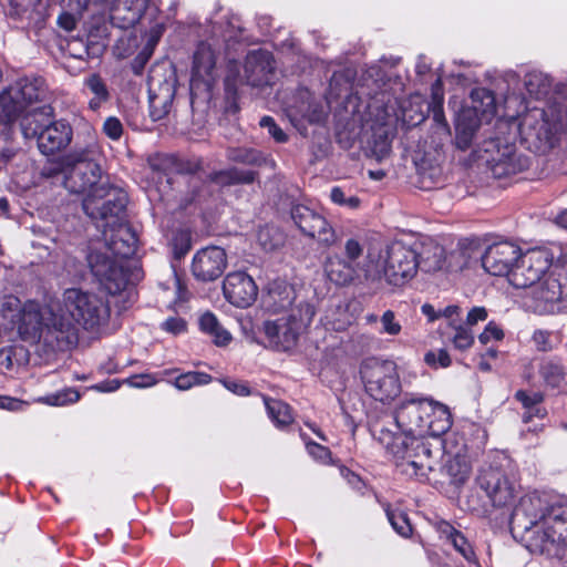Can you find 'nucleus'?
<instances>
[{"instance_id": "1", "label": "nucleus", "mask_w": 567, "mask_h": 567, "mask_svg": "<svg viewBox=\"0 0 567 567\" xmlns=\"http://www.w3.org/2000/svg\"><path fill=\"white\" fill-rule=\"evenodd\" d=\"M394 432L382 423L372 425V435L392 454L401 473L424 477L436 464L441 447L432 446L425 435L440 437L452 426L449 408L432 398L405 393L395 410Z\"/></svg>"}, {"instance_id": "2", "label": "nucleus", "mask_w": 567, "mask_h": 567, "mask_svg": "<svg viewBox=\"0 0 567 567\" xmlns=\"http://www.w3.org/2000/svg\"><path fill=\"white\" fill-rule=\"evenodd\" d=\"M551 258L545 249L520 251L514 268L508 275V282L517 289H529L530 308L539 313H554L560 310L565 296L564 287L554 272H549Z\"/></svg>"}, {"instance_id": "3", "label": "nucleus", "mask_w": 567, "mask_h": 567, "mask_svg": "<svg viewBox=\"0 0 567 567\" xmlns=\"http://www.w3.org/2000/svg\"><path fill=\"white\" fill-rule=\"evenodd\" d=\"M127 194L107 184H101L93 193L87 194L82 203L84 213L97 223L99 227L110 228L112 234L111 249L120 256H131L135 252L136 239L125 220ZM106 230H104V235Z\"/></svg>"}, {"instance_id": "4", "label": "nucleus", "mask_w": 567, "mask_h": 567, "mask_svg": "<svg viewBox=\"0 0 567 567\" xmlns=\"http://www.w3.org/2000/svg\"><path fill=\"white\" fill-rule=\"evenodd\" d=\"M17 329L20 338L28 342L44 340L58 343L63 349L75 343L74 330L68 322H60L53 305L41 307L39 303L27 302L18 317Z\"/></svg>"}, {"instance_id": "5", "label": "nucleus", "mask_w": 567, "mask_h": 567, "mask_svg": "<svg viewBox=\"0 0 567 567\" xmlns=\"http://www.w3.org/2000/svg\"><path fill=\"white\" fill-rule=\"evenodd\" d=\"M60 322H68L79 339L78 327L93 330L105 323L110 317L109 302L96 292L81 288H68L53 305Z\"/></svg>"}, {"instance_id": "6", "label": "nucleus", "mask_w": 567, "mask_h": 567, "mask_svg": "<svg viewBox=\"0 0 567 567\" xmlns=\"http://www.w3.org/2000/svg\"><path fill=\"white\" fill-rule=\"evenodd\" d=\"M417 269L419 259L414 243L395 240L379 255L374 269L370 266L363 269L364 280L379 284L384 279L389 285L402 286L415 277Z\"/></svg>"}, {"instance_id": "7", "label": "nucleus", "mask_w": 567, "mask_h": 567, "mask_svg": "<svg viewBox=\"0 0 567 567\" xmlns=\"http://www.w3.org/2000/svg\"><path fill=\"white\" fill-rule=\"evenodd\" d=\"M100 153L99 144L92 140L85 145L75 147L61 159L64 174L63 184L74 194L93 193L102 175L101 166L95 162Z\"/></svg>"}, {"instance_id": "8", "label": "nucleus", "mask_w": 567, "mask_h": 567, "mask_svg": "<svg viewBox=\"0 0 567 567\" xmlns=\"http://www.w3.org/2000/svg\"><path fill=\"white\" fill-rule=\"evenodd\" d=\"M360 375L367 393L377 401L391 402L401 393L398 365L394 361L365 359L361 363Z\"/></svg>"}, {"instance_id": "9", "label": "nucleus", "mask_w": 567, "mask_h": 567, "mask_svg": "<svg viewBox=\"0 0 567 567\" xmlns=\"http://www.w3.org/2000/svg\"><path fill=\"white\" fill-rule=\"evenodd\" d=\"M315 316L313 307L300 302L290 308L286 316L265 322V334L275 347L287 351L293 348L299 336L308 328Z\"/></svg>"}, {"instance_id": "10", "label": "nucleus", "mask_w": 567, "mask_h": 567, "mask_svg": "<svg viewBox=\"0 0 567 567\" xmlns=\"http://www.w3.org/2000/svg\"><path fill=\"white\" fill-rule=\"evenodd\" d=\"M106 246L104 250H92L86 257L92 275L99 284L110 293L121 292L127 284V275L121 265V259L128 256H120L111 249V238L105 234Z\"/></svg>"}, {"instance_id": "11", "label": "nucleus", "mask_w": 567, "mask_h": 567, "mask_svg": "<svg viewBox=\"0 0 567 567\" xmlns=\"http://www.w3.org/2000/svg\"><path fill=\"white\" fill-rule=\"evenodd\" d=\"M476 484L494 507L511 505L519 491L514 475L501 466L482 467L476 477Z\"/></svg>"}, {"instance_id": "12", "label": "nucleus", "mask_w": 567, "mask_h": 567, "mask_svg": "<svg viewBox=\"0 0 567 567\" xmlns=\"http://www.w3.org/2000/svg\"><path fill=\"white\" fill-rule=\"evenodd\" d=\"M414 247L417 252L419 268L425 272L442 269L461 270L467 265V257L461 248L446 255L444 247L432 238L414 241Z\"/></svg>"}, {"instance_id": "13", "label": "nucleus", "mask_w": 567, "mask_h": 567, "mask_svg": "<svg viewBox=\"0 0 567 567\" xmlns=\"http://www.w3.org/2000/svg\"><path fill=\"white\" fill-rule=\"evenodd\" d=\"M561 545H567V501L550 503L540 529H535V546L542 551Z\"/></svg>"}, {"instance_id": "14", "label": "nucleus", "mask_w": 567, "mask_h": 567, "mask_svg": "<svg viewBox=\"0 0 567 567\" xmlns=\"http://www.w3.org/2000/svg\"><path fill=\"white\" fill-rule=\"evenodd\" d=\"M549 504L550 503L538 493L524 495L512 513V528L528 534V538L535 543V529H540Z\"/></svg>"}, {"instance_id": "15", "label": "nucleus", "mask_w": 567, "mask_h": 567, "mask_svg": "<svg viewBox=\"0 0 567 567\" xmlns=\"http://www.w3.org/2000/svg\"><path fill=\"white\" fill-rule=\"evenodd\" d=\"M217 79L216 54L210 44L202 42L198 44L193 59L189 83L192 96L208 94Z\"/></svg>"}, {"instance_id": "16", "label": "nucleus", "mask_w": 567, "mask_h": 567, "mask_svg": "<svg viewBox=\"0 0 567 567\" xmlns=\"http://www.w3.org/2000/svg\"><path fill=\"white\" fill-rule=\"evenodd\" d=\"M291 218L299 230L307 237L317 239L324 246H332L337 235L329 221L316 210L305 205H296L291 209Z\"/></svg>"}, {"instance_id": "17", "label": "nucleus", "mask_w": 567, "mask_h": 567, "mask_svg": "<svg viewBox=\"0 0 567 567\" xmlns=\"http://www.w3.org/2000/svg\"><path fill=\"white\" fill-rule=\"evenodd\" d=\"M520 256V248L509 241H499L489 245L482 256V266L493 276L508 278L512 268Z\"/></svg>"}, {"instance_id": "18", "label": "nucleus", "mask_w": 567, "mask_h": 567, "mask_svg": "<svg viewBox=\"0 0 567 567\" xmlns=\"http://www.w3.org/2000/svg\"><path fill=\"white\" fill-rule=\"evenodd\" d=\"M226 267V251L218 246H209L195 254L192 272L200 281H214L224 274Z\"/></svg>"}, {"instance_id": "19", "label": "nucleus", "mask_w": 567, "mask_h": 567, "mask_svg": "<svg viewBox=\"0 0 567 567\" xmlns=\"http://www.w3.org/2000/svg\"><path fill=\"white\" fill-rule=\"evenodd\" d=\"M223 292L231 305L246 308L256 300L258 288L249 275L244 271H234L225 277Z\"/></svg>"}, {"instance_id": "20", "label": "nucleus", "mask_w": 567, "mask_h": 567, "mask_svg": "<svg viewBox=\"0 0 567 567\" xmlns=\"http://www.w3.org/2000/svg\"><path fill=\"white\" fill-rule=\"evenodd\" d=\"M491 171L496 178L520 173L529 167L528 157L518 153L515 145L497 146L496 154L489 159Z\"/></svg>"}, {"instance_id": "21", "label": "nucleus", "mask_w": 567, "mask_h": 567, "mask_svg": "<svg viewBox=\"0 0 567 567\" xmlns=\"http://www.w3.org/2000/svg\"><path fill=\"white\" fill-rule=\"evenodd\" d=\"M274 69L272 55L268 51H251L245 60L246 82L251 86L268 85L270 84Z\"/></svg>"}, {"instance_id": "22", "label": "nucleus", "mask_w": 567, "mask_h": 567, "mask_svg": "<svg viewBox=\"0 0 567 567\" xmlns=\"http://www.w3.org/2000/svg\"><path fill=\"white\" fill-rule=\"evenodd\" d=\"M72 127L64 121L51 122L37 136L38 147L44 155H52L65 148L72 141Z\"/></svg>"}, {"instance_id": "23", "label": "nucleus", "mask_w": 567, "mask_h": 567, "mask_svg": "<svg viewBox=\"0 0 567 567\" xmlns=\"http://www.w3.org/2000/svg\"><path fill=\"white\" fill-rule=\"evenodd\" d=\"M174 95V84L167 81L161 84L153 72L150 76V115L153 121H159L169 113Z\"/></svg>"}, {"instance_id": "24", "label": "nucleus", "mask_w": 567, "mask_h": 567, "mask_svg": "<svg viewBox=\"0 0 567 567\" xmlns=\"http://www.w3.org/2000/svg\"><path fill=\"white\" fill-rule=\"evenodd\" d=\"M147 0H114L110 19L118 29H130L141 19L146 9Z\"/></svg>"}, {"instance_id": "25", "label": "nucleus", "mask_w": 567, "mask_h": 567, "mask_svg": "<svg viewBox=\"0 0 567 567\" xmlns=\"http://www.w3.org/2000/svg\"><path fill=\"white\" fill-rule=\"evenodd\" d=\"M324 272L331 282L338 286H349L360 278L361 270L342 259L341 255L333 254L328 256L324 261Z\"/></svg>"}, {"instance_id": "26", "label": "nucleus", "mask_w": 567, "mask_h": 567, "mask_svg": "<svg viewBox=\"0 0 567 567\" xmlns=\"http://www.w3.org/2000/svg\"><path fill=\"white\" fill-rule=\"evenodd\" d=\"M442 473L450 478L452 484H464L471 474V464L467 456L461 451L455 454L446 452L444 454Z\"/></svg>"}, {"instance_id": "27", "label": "nucleus", "mask_w": 567, "mask_h": 567, "mask_svg": "<svg viewBox=\"0 0 567 567\" xmlns=\"http://www.w3.org/2000/svg\"><path fill=\"white\" fill-rule=\"evenodd\" d=\"M52 107L42 105L27 112L22 117L21 128L27 138L37 137L51 123Z\"/></svg>"}, {"instance_id": "28", "label": "nucleus", "mask_w": 567, "mask_h": 567, "mask_svg": "<svg viewBox=\"0 0 567 567\" xmlns=\"http://www.w3.org/2000/svg\"><path fill=\"white\" fill-rule=\"evenodd\" d=\"M441 538L451 544L466 561L477 565L475 553L467 539L449 523L440 525Z\"/></svg>"}, {"instance_id": "29", "label": "nucleus", "mask_w": 567, "mask_h": 567, "mask_svg": "<svg viewBox=\"0 0 567 567\" xmlns=\"http://www.w3.org/2000/svg\"><path fill=\"white\" fill-rule=\"evenodd\" d=\"M14 94L24 104V109L32 103L40 101L44 95L43 81L41 79H24L10 86Z\"/></svg>"}, {"instance_id": "30", "label": "nucleus", "mask_w": 567, "mask_h": 567, "mask_svg": "<svg viewBox=\"0 0 567 567\" xmlns=\"http://www.w3.org/2000/svg\"><path fill=\"white\" fill-rule=\"evenodd\" d=\"M538 373L544 383L553 389H559L566 379V368L557 359H545L540 362Z\"/></svg>"}, {"instance_id": "31", "label": "nucleus", "mask_w": 567, "mask_h": 567, "mask_svg": "<svg viewBox=\"0 0 567 567\" xmlns=\"http://www.w3.org/2000/svg\"><path fill=\"white\" fill-rule=\"evenodd\" d=\"M24 111L23 102L18 99L11 87L0 93V122L4 124L12 123Z\"/></svg>"}, {"instance_id": "32", "label": "nucleus", "mask_w": 567, "mask_h": 567, "mask_svg": "<svg viewBox=\"0 0 567 567\" xmlns=\"http://www.w3.org/2000/svg\"><path fill=\"white\" fill-rule=\"evenodd\" d=\"M200 330L213 338L218 347H225L231 341V334L219 323L216 316L212 312H205L199 318Z\"/></svg>"}, {"instance_id": "33", "label": "nucleus", "mask_w": 567, "mask_h": 567, "mask_svg": "<svg viewBox=\"0 0 567 567\" xmlns=\"http://www.w3.org/2000/svg\"><path fill=\"white\" fill-rule=\"evenodd\" d=\"M472 106L476 114L489 120L496 112L495 96L492 91L478 87L471 93Z\"/></svg>"}, {"instance_id": "34", "label": "nucleus", "mask_w": 567, "mask_h": 567, "mask_svg": "<svg viewBox=\"0 0 567 567\" xmlns=\"http://www.w3.org/2000/svg\"><path fill=\"white\" fill-rule=\"evenodd\" d=\"M84 85L90 93L93 94V97L89 102L91 110H97L109 100L110 93L107 86L100 75L91 74L85 79Z\"/></svg>"}, {"instance_id": "35", "label": "nucleus", "mask_w": 567, "mask_h": 567, "mask_svg": "<svg viewBox=\"0 0 567 567\" xmlns=\"http://www.w3.org/2000/svg\"><path fill=\"white\" fill-rule=\"evenodd\" d=\"M257 176V172L252 169L231 167L229 169L219 172L216 175V179L223 185L252 184Z\"/></svg>"}, {"instance_id": "36", "label": "nucleus", "mask_w": 567, "mask_h": 567, "mask_svg": "<svg viewBox=\"0 0 567 567\" xmlns=\"http://www.w3.org/2000/svg\"><path fill=\"white\" fill-rule=\"evenodd\" d=\"M264 401L269 417L277 426H286L292 422V414L287 403L268 398H264Z\"/></svg>"}, {"instance_id": "37", "label": "nucleus", "mask_w": 567, "mask_h": 567, "mask_svg": "<svg viewBox=\"0 0 567 567\" xmlns=\"http://www.w3.org/2000/svg\"><path fill=\"white\" fill-rule=\"evenodd\" d=\"M524 84L530 95H546L551 86L550 78L542 71H530L524 78Z\"/></svg>"}, {"instance_id": "38", "label": "nucleus", "mask_w": 567, "mask_h": 567, "mask_svg": "<svg viewBox=\"0 0 567 567\" xmlns=\"http://www.w3.org/2000/svg\"><path fill=\"white\" fill-rule=\"evenodd\" d=\"M544 398L542 392L527 393L524 390H518L515 393V399L528 410L523 416L524 422H529L533 415L544 416L542 409L537 408L544 401Z\"/></svg>"}, {"instance_id": "39", "label": "nucleus", "mask_w": 567, "mask_h": 567, "mask_svg": "<svg viewBox=\"0 0 567 567\" xmlns=\"http://www.w3.org/2000/svg\"><path fill=\"white\" fill-rule=\"evenodd\" d=\"M227 158L231 162L260 166L266 162V157L261 152L254 148L231 147L227 151Z\"/></svg>"}, {"instance_id": "40", "label": "nucleus", "mask_w": 567, "mask_h": 567, "mask_svg": "<svg viewBox=\"0 0 567 567\" xmlns=\"http://www.w3.org/2000/svg\"><path fill=\"white\" fill-rule=\"evenodd\" d=\"M363 252H364L363 245L354 238H349L344 243L343 254L341 255V257H342V259L347 260V262H350L351 265L357 267L359 270H361L362 274L364 275L363 269L367 266H370L372 269H374L375 265L373 264L372 259H369L368 262H365L361 266L359 259L363 256Z\"/></svg>"}, {"instance_id": "41", "label": "nucleus", "mask_w": 567, "mask_h": 567, "mask_svg": "<svg viewBox=\"0 0 567 567\" xmlns=\"http://www.w3.org/2000/svg\"><path fill=\"white\" fill-rule=\"evenodd\" d=\"M80 393L73 388H65L54 393L47 394L35 399V402L51 406H64L75 403L80 400Z\"/></svg>"}, {"instance_id": "42", "label": "nucleus", "mask_w": 567, "mask_h": 567, "mask_svg": "<svg viewBox=\"0 0 567 567\" xmlns=\"http://www.w3.org/2000/svg\"><path fill=\"white\" fill-rule=\"evenodd\" d=\"M386 517L392 528L402 537H410L412 535V525L408 515L398 509L392 508L389 504L384 506Z\"/></svg>"}, {"instance_id": "43", "label": "nucleus", "mask_w": 567, "mask_h": 567, "mask_svg": "<svg viewBox=\"0 0 567 567\" xmlns=\"http://www.w3.org/2000/svg\"><path fill=\"white\" fill-rule=\"evenodd\" d=\"M212 377L205 372L190 371L179 374L175 381L174 386L181 391H186L194 385H203L209 383Z\"/></svg>"}, {"instance_id": "44", "label": "nucleus", "mask_w": 567, "mask_h": 567, "mask_svg": "<svg viewBox=\"0 0 567 567\" xmlns=\"http://www.w3.org/2000/svg\"><path fill=\"white\" fill-rule=\"evenodd\" d=\"M391 152V142L386 135L374 136L370 144V154L378 162L389 156Z\"/></svg>"}, {"instance_id": "45", "label": "nucleus", "mask_w": 567, "mask_h": 567, "mask_svg": "<svg viewBox=\"0 0 567 567\" xmlns=\"http://www.w3.org/2000/svg\"><path fill=\"white\" fill-rule=\"evenodd\" d=\"M380 332L383 334L398 336L402 330V326L392 310H386L383 312V315L380 317Z\"/></svg>"}, {"instance_id": "46", "label": "nucleus", "mask_w": 567, "mask_h": 567, "mask_svg": "<svg viewBox=\"0 0 567 567\" xmlns=\"http://www.w3.org/2000/svg\"><path fill=\"white\" fill-rule=\"evenodd\" d=\"M452 342L455 349L461 351L467 350L474 343V334L468 328L457 326Z\"/></svg>"}, {"instance_id": "47", "label": "nucleus", "mask_w": 567, "mask_h": 567, "mask_svg": "<svg viewBox=\"0 0 567 567\" xmlns=\"http://www.w3.org/2000/svg\"><path fill=\"white\" fill-rule=\"evenodd\" d=\"M535 348L542 352L551 351L555 347L553 342V333L548 330H536L532 336Z\"/></svg>"}, {"instance_id": "48", "label": "nucleus", "mask_w": 567, "mask_h": 567, "mask_svg": "<svg viewBox=\"0 0 567 567\" xmlns=\"http://www.w3.org/2000/svg\"><path fill=\"white\" fill-rule=\"evenodd\" d=\"M424 361L432 368H447L451 364V358L446 350L441 349L437 352L429 351L424 355Z\"/></svg>"}, {"instance_id": "49", "label": "nucleus", "mask_w": 567, "mask_h": 567, "mask_svg": "<svg viewBox=\"0 0 567 567\" xmlns=\"http://www.w3.org/2000/svg\"><path fill=\"white\" fill-rule=\"evenodd\" d=\"M260 126L268 130L269 135L278 143L288 141L287 134L276 124L271 116H264L259 122Z\"/></svg>"}, {"instance_id": "50", "label": "nucleus", "mask_w": 567, "mask_h": 567, "mask_svg": "<svg viewBox=\"0 0 567 567\" xmlns=\"http://www.w3.org/2000/svg\"><path fill=\"white\" fill-rule=\"evenodd\" d=\"M103 132L113 141H118L123 134V125L115 116L107 117L103 123Z\"/></svg>"}, {"instance_id": "51", "label": "nucleus", "mask_w": 567, "mask_h": 567, "mask_svg": "<svg viewBox=\"0 0 567 567\" xmlns=\"http://www.w3.org/2000/svg\"><path fill=\"white\" fill-rule=\"evenodd\" d=\"M161 327L164 331L177 336L186 331L187 323L183 318L169 317L162 322Z\"/></svg>"}, {"instance_id": "52", "label": "nucleus", "mask_w": 567, "mask_h": 567, "mask_svg": "<svg viewBox=\"0 0 567 567\" xmlns=\"http://www.w3.org/2000/svg\"><path fill=\"white\" fill-rule=\"evenodd\" d=\"M21 309V301L18 297L12 295L3 297V300L1 302V312L3 317H13L16 312L20 313Z\"/></svg>"}, {"instance_id": "53", "label": "nucleus", "mask_w": 567, "mask_h": 567, "mask_svg": "<svg viewBox=\"0 0 567 567\" xmlns=\"http://www.w3.org/2000/svg\"><path fill=\"white\" fill-rule=\"evenodd\" d=\"M504 337L503 330L495 324L494 322H489L483 332L478 336V340L481 343L486 344L491 340H502Z\"/></svg>"}, {"instance_id": "54", "label": "nucleus", "mask_w": 567, "mask_h": 567, "mask_svg": "<svg viewBox=\"0 0 567 567\" xmlns=\"http://www.w3.org/2000/svg\"><path fill=\"white\" fill-rule=\"evenodd\" d=\"M126 382L134 388H147L156 384L157 379L153 374H140L127 379Z\"/></svg>"}, {"instance_id": "55", "label": "nucleus", "mask_w": 567, "mask_h": 567, "mask_svg": "<svg viewBox=\"0 0 567 567\" xmlns=\"http://www.w3.org/2000/svg\"><path fill=\"white\" fill-rule=\"evenodd\" d=\"M443 101H444L443 83H442L441 79H437L432 84V94H431V102L429 104V107L443 106Z\"/></svg>"}, {"instance_id": "56", "label": "nucleus", "mask_w": 567, "mask_h": 567, "mask_svg": "<svg viewBox=\"0 0 567 567\" xmlns=\"http://www.w3.org/2000/svg\"><path fill=\"white\" fill-rule=\"evenodd\" d=\"M307 450L315 458L326 462L330 458V451L326 446H322L315 442H307Z\"/></svg>"}, {"instance_id": "57", "label": "nucleus", "mask_w": 567, "mask_h": 567, "mask_svg": "<svg viewBox=\"0 0 567 567\" xmlns=\"http://www.w3.org/2000/svg\"><path fill=\"white\" fill-rule=\"evenodd\" d=\"M457 134H456V145L461 150H466L472 142L474 130L473 128H461V126H457Z\"/></svg>"}, {"instance_id": "58", "label": "nucleus", "mask_w": 567, "mask_h": 567, "mask_svg": "<svg viewBox=\"0 0 567 567\" xmlns=\"http://www.w3.org/2000/svg\"><path fill=\"white\" fill-rule=\"evenodd\" d=\"M486 319L487 310L484 307H474L467 313L466 324L472 327L478 323L480 321H485Z\"/></svg>"}, {"instance_id": "59", "label": "nucleus", "mask_w": 567, "mask_h": 567, "mask_svg": "<svg viewBox=\"0 0 567 567\" xmlns=\"http://www.w3.org/2000/svg\"><path fill=\"white\" fill-rule=\"evenodd\" d=\"M224 384L229 391L237 395L247 396L250 394V389L245 382L225 381Z\"/></svg>"}, {"instance_id": "60", "label": "nucleus", "mask_w": 567, "mask_h": 567, "mask_svg": "<svg viewBox=\"0 0 567 567\" xmlns=\"http://www.w3.org/2000/svg\"><path fill=\"white\" fill-rule=\"evenodd\" d=\"M58 23L66 31H72L75 28V20L69 13H62L58 19Z\"/></svg>"}, {"instance_id": "61", "label": "nucleus", "mask_w": 567, "mask_h": 567, "mask_svg": "<svg viewBox=\"0 0 567 567\" xmlns=\"http://www.w3.org/2000/svg\"><path fill=\"white\" fill-rule=\"evenodd\" d=\"M429 109L433 115V120L439 125L443 126L444 128H447V122L444 116L443 106H435V107H429Z\"/></svg>"}, {"instance_id": "62", "label": "nucleus", "mask_w": 567, "mask_h": 567, "mask_svg": "<svg viewBox=\"0 0 567 567\" xmlns=\"http://www.w3.org/2000/svg\"><path fill=\"white\" fill-rule=\"evenodd\" d=\"M269 233H270V229L269 228H265V229H261L259 231V235H258L259 241L261 243V245L267 250H271V249H274L276 246H278L280 244L279 239L276 243L268 244L267 240H266V237H268Z\"/></svg>"}, {"instance_id": "63", "label": "nucleus", "mask_w": 567, "mask_h": 567, "mask_svg": "<svg viewBox=\"0 0 567 567\" xmlns=\"http://www.w3.org/2000/svg\"><path fill=\"white\" fill-rule=\"evenodd\" d=\"M330 198L333 203L338 205H346V195L344 192L340 187H333L330 193Z\"/></svg>"}, {"instance_id": "64", "label": "nucleus", "mask_w": 567, "mask_h": 567, "mask_svg": "<svg viewBox=\"0 0 567 567\" xmlns=\"http://www.w3.org/2000/svg\"><path fill=\"white\" fill-rule=\"evenodd\" d=\"M422 313L429 318L430 321H434L441 317L440 311H436L430 303H424L421 308Z\"/></svg>"}]
</instances>
